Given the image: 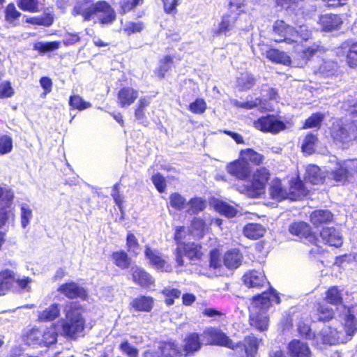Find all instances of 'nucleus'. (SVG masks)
Here are the masks:
<instances>
[{
    "instance_id": "3",
    "label": "nucleus",
    "mask_w": 357,
    "mask_h": 357,
    "mask_svg": "<svg viewBox=\"0 0 357 357\" xmlns=\"http://www.w3.org/2000/svg\"><path fill=\"white\" fill-rule=\"evenodd\" d=\"M269 193L271 198L277 201H282L285 199L297 200L307 195V190L304 186L303 183L298 178L290 181L289 191L282 186L280 179L275 178L270 184Z\"/></svg>"
},
{
    "instance_id": "46",
    "label": "nucleus",
    "mask_w": 357,
    "mask_h": 357,
    "mask_svg": "<svg viewBox=\"0 0 357 357\" xmlns=\"http://www.w3.org/2000/svg\"><path fill=\"white\" fill-rule=\"evenodd\" d=\"M255 77L250 73H247L245 75H242L238 78L237 86L241 91H247L252 89L255 86Z\"/></svg>"
},
{
    "instance_id": "63",
    "label": "nucleus",
    "mask_w": 357,
    "mask_h": 357,
    "mask_svg": "<svg viewBox=\"0 0 357 357\" xmlns=\"http://www.w3.org/2000/svg\"><path fill=\"white\" fill-rule=\"evenodd\" d=\"M13 149V139L8 135L0 136V155L10 153Z\"/></svg>"
},
{
    "instance_id": "58",
    "label": "nucleus",
    "mask_w": 357,
    "mask_h": 357,
    "mask_svg": "<svg viewBox=\"0 0 357 357\" xmlns=\"http://www.w3.org/2000/svg\"><path fill=\"white\" fill-rule=\"evenodd\" d=\"M150 104V101L146 98H141L138 100L135 108V116L140 120L145 118V109Z\"/></svg>"
},
{
    "instance_id": "49",
    "label": "nucleus",
    "mask_w": 357,
    "mask_h": 357,
    "mask_svg": "<svg viewBox=\"0 0 357 357\" xmlns=\"http://www.w3.org/2000/svg\"><path fill=\"white\" fill-rule=\"evenodd\" d=\"M112 259L116 266L122 269L128 268L130 264V259L124 251L114 252Z\"/></svg>"
},
{
    "instance_id": "16",
    "label": "nucleus",
    "mask_w": 357,
    "mask_h": 357,
    "mask_svg": "<svg viewBox=\"0 0 357 357\" xmlns=\"http://www.w3.org/2000/svg\"><path fill=\"white\" fill-rule=\"evenodd\" d=\"M227 171L236 178L245 180L250 176L251 167L246 158H238L227 166Z\"/></svg>"
},
{
    "instance_id": "21",
    "label": "nucleus",
    "mask_w": 357,
    "mask_h": 357,
    "mask_svg": "<svg viewBox=\"0 0 357 357\" xmlns=\"http://www.w3.org/2000/svg\"><path fill=\"white\" fill-rule=\"evenodd\" d=\"M290 357H311L312 352L308 344L298 340H293L288 344Z\"/></svg>"
},
{
    "instance_id": "50",
    "label": "nucleus",
    "mask_w": 357,
    "mask_h": 357,
    "mask_svg": "<svg viewBox=\"0 0 357 357\" xmlns=\"http://www.w3.org/2000/svg\"><path fill=\"white\" fill-rule=\"evenodd\" d=\"M326 301L334 305H340L342 302V297L337 287H332L326 292Z\"/></svg>"
},
{
    "instance_id": "31",
    "label": "nucleus",
    "mask_w": 357,
    "mask_h": 357,
    "mask_svg": "<svg viewBox=\"0 0 357 357\" xmlns=\"http://www.w3.org/2000/svg\"><path fill=\"white\" fill-rule=\"evenodd\" d=\"M15 282V275L13 271L6 269L0 273V295H3L10 289Z\"/></svg>"
},
{
    "instance_id": "14",
    "label": "nucleus",
    "mask_w": 357,
    "mask_h": 357,
    "mask_svg": "<svg viewBox=\"0 0 357 357\" xmlns=\"http://www.w3.org/2000/svg\"><path fill=\"white\" fill-rule=\"evenodd\" d=\"M97 1L82 0L75 5L72 10L73 16H82L84 22L90 21L96 15Z\"/></svg>"
},
{
    "instance_id": "61",
    "label": "nucleus",
    "mask_w": 357,
    "mask_h": 357,
    "mask_svg": "<svg viewBox=\"0 0 357 357\" xmlns=\"http://www.w3.org/2000/svg\"><path fill=\"white\" fill-rule=\"evenodd\" d=\"M162 3L164 12L167 15L175 16L177 13V6L179 5L181 0H160Z\"/></svg>"
},
{
    "instance_id": "30",
    "label": "nucleus",
    "mask_w": 357,
    "mask_h": 357,
    "mask_svg": "<svg viewBox=\"0 0 357 357\" xmlns=\"http://www.w3.org/2000/svg\"><path fill=\"white\" fill-rule=\"evenodd\" d=\"M157 351L162 357H180L181 356L177 344L172 341L160 342Z\"/></svg>"
},
{
    "instance_id": "64",
    "label": "nucleus",
    "mask_w": 357,
    "mask_h": 357,
    "mask_svg": "<svg viewBox=\"0 0 357 357\" xmlns=\"http://www.w3.org/2000/svg\"><path fill=\"white\" fill-rule=\"evenodd\" d=\"M119 349L128 357H138V349L130 344L128 341L122 342L119 345Z\"/></svg>"
},
{
    "instance_id": "10",
    "label": "nucleus",
    "mask_w": 357,
    "mask_h": 357,
    "mask_svg": "<svg viewBox=\"0 0 357 357\" xmlns=\"http://www.w3.org/2000/svg\"><path fill=\"white\" fill-rule=\"evenodd\" d=\"M341 329L338 330L337 328L325 326L322 328L321 331L314 336V343L317 345L319 344H337L343 343L346 340L344 333Z\"/></svg>"
},
{
    "instance_id": "1",
    "label": "nucleus",
    "mask_w": 357,
    "mask_h": 357,
    "mask_svg": "<svg viewBox=\"0 0 357 357\" xmlns=\"http://www.w3.org/2000/svg\"><path fill=\"white\" fill-rule=\"evenodd\" d=\"M280 303V299L278 294L273 289L269 291L254 296L250 307V325L257 330L263 331L268 328V317L266 311L272 303Z\"/></svg>"
},
{
    "instance_id": "52",
    "label": "nucleus",
    "mask_w": 357,
    "mask_h": 357,
    "mask_svg": "<svg viewBox=\"0 0 357 357\" xmlns=\"http://www.w3.org/2000/svg\"><path fill=\"white\" fill-rule=\"evenodd\" d=\"M207 109V105L204 98H196L188 106V109L194 114H202Z\"/></svg>"
},
{
    "instance_id": "2",
    "label": "nucleus",
    "mask_w": 357,
    "mask_h": 357,
    "mask_svg": "<svg viewBox=\"0 0 357 357\" xmlns=\"http://www.w3.org/2000/svg\"><path fill=\"white\" fill-rule=\"evenodd\" d=\"M211 344L227 347L234 350H241L243 355L239 357H255L257 351L258 344L260 340L252 335L245 337L243 342L237 343L233 341L218 328H210L206 332Z\"/></svg>"
},
{
    "instance_id": "45",
    "label": "nucleus",
    "mask_w": 357,
    "mask_h": 357,
    "mask_svg": "<svg viewBox=\"0 0 357 357\" xmlns=\"http://www.w3.org/2000/svg\"><path fill=\"white\" fill-rule=\"evenodd\" d=\"M344 335L352 336L357 331V321L353 314L348 310L344 317Z\"/></svg>"
},
{
    "instance_id": "37",
    "label": "nucleus",
    "mask_w": 357,
    "mask_h": 357,
    "mask_svg": "<svg viewBox=\"0 0 357 357\" xmlns=\"http://www.w3.org/2000/svg\"><path fill=\"white\" fill-rule=\"evenodd\" d=\"M318 142L319 139L317 135H314L312 132H308L305 136L302 143V151L307 155H312L314 153Z\"/></svg>"
},
{
    "instance_id": "28",
    "label": "nucleus",
    "mask_w": 357,
    "mask_h": 357,
    "mask_svg": "<svg viewBox=\"0 0 357 357\" xmlns=\"http://www.w3.org/2000/svg\"><path fill=\"white\" fill-rule=\"evenodd\" d=\"M266 57L274 63L289 66L291 64V58L284 52L276 48H271L266 51Z\"/></svg>"
},
{
    "instance_id": "54",
    "label": "nucleus",
    "mask_w": 357,
    "mask_h": 357,
    "mask_svg": "<svg viewBox=\"0 0 357 357\" xmlns=\"http://www.w3.org/2000/svg\"><path fill=\"white\" fill-rule=\"evenodd\" d=\"M18 8L22 10L29 13H37L39 11L38 0H17Z\"/></svg>"
},
{
    "instance_id": "4",
    "label": "nucleus",
    "mask_w": 357,
    "mask_h": 357,
    "mask_svg": "<svg viewBox=\"0 0 357 357\" xmlns=\"http://www.w3.org/2000/svg\"><path fill=\"white\" fill-rule=\"evenodd\" d=\"M84 320L78 310H67L66 318L61 321L62 335L67 338L75 340L84 331Z\"/></svg>"
},
{
    "instance_id": "32",
    "label": "nucleus",
    "mask_w": 357,
    "mask_h": 357,
    "mask_svg": "<svg viewBox=\"0 0 357 357\" xmlns=\"http://www.w3.org/2000/svg\"><path fill=\"white\" fill-rule=\"evenodd\" d=\"M133 280L142 287H149L153 283L152 277L144 269L139 267H132Z\"/></svg>"
},
{
    "instance_id": "35",
    "label": "nucleus",
    "mask_w": 357,
    "mask_h": 357,
    "mask_svg": "<svg viewBox=\"0 0 357 357\" xmlns=\"http://www.w3.org/2000/svg\"><path fill=\"white\" fill-rule=\"evenodd\" d=\"M325 118V115L321 112L312 113L307 117L302 124L301 129H316L319 130L321 127L322 122Z\"/></svg>"
},
{
    "instance_id": "60",
    "label": "nucleus",
    "mask_w": 357,
    "mask_h": 357,
    "mask_svg": "<svg viewBox=\"0 0 357 357\" xmlns=\"http://www.w3.org/2000/svg\"><path fill=\"white\" fill-rule=\"evenodd\" d=\"M60 41H50L45 43H38L35 45V50L42 52H47L56 50L60 47Z\"/></svg>"
},
{
    "instance_id": "7",
    "label": "nucleus",
    "mask_w": 357,
    "mask_h": 357,
    "mask_svg": "<svg viewBox=\"0 0 357 357\" xmlns=\"http://www.w3.org/2000/svg\"><path fill=\"white\" fill-rule=\"evenodd\" d=\"M57 337L58 333L54 326L47 328L43 332L38 329H33L27 335L26 342L32 346L39 345L47 347L56 344Z\"/></svg>"
},
{
    "instance_id": "11",
    "label": "nucleus",
    "mask_w": 357,
    "mask_h": 357,
    "mask_svg": "<svg viewBox=\"0 0 357 357\" xmlns=\"http://www.w3.org/2000/svg\"><path fill=\"white\" fill-rule=\"evenodd\" d=\"M273 33L278 36V39L274 40L276 43H286L289 45L296 46L298 45L297 40L294 37V28L287 24L282 20H277L273 26Z\"/></svg>"
},
{
    "instance_id": "47",
    "label": "nucleus",
    "mask_w": 357,
    "mask_h": 357,
    "mask_svg": "<svg viewBox=\"0 0 357 357\" xmlns=\"http://www.w3.org/2000/svg\"><path fill=\"white\" fill-rule=\"evenodd\" d=\"M144 0H121L119 2V13L123 15L132 10L137 6H142Z\"/></svg>"
},
{
    "instance_id": "17",
    "label": "nucleus",
    "mask_w": 357,
    "mask_h": 357,
    "mask_svg": "<svg viewBox=\"0 0 357 357\" xmlns=\"http://www.w3.org/2000/svg\"><path fill=\"white\" fill-rule=\"evenodd\" d=\"M289 232L300 238H305L312 244L317 243V238L311 232L309 225L304 222H296L292 223L289 228Z\"/></svg>"
},
{
    "instance_id": "59",
    "label": "nucleus",
    "mask_w": 357,
    "mask_h": 357,
    "mask_svg": "<svg viewBox=\"0 0 357 357\" xmlns=\"http://www.w3.org/2000/svg\"><path fill=\"white\" fill-rule=\"evenodd\" d=\"M21 225L23 228H26L30 220L32 219L33 213L32 210L31 208L26 204H22L21 205Z\"/></svg>"
},
{
    "instance_id": "9",
    "label": "nucleus",
    "mask_w": 357,
    "mask_h": 357,
    "mask_svg": "<svg viewBox=\"0 0 357 357\" xmlns=\"http://www.w3.org/2000/svg\"><path fill=\"white\" fill-rule=\"evenodd\" d=\"M254 127L264 133L278 134L287 128L286 123L275 114L261 116L253 122Z\"/></svg>"
},
{
    "instance_id": "57",
    "label": "nucleus",
    "mask_w": 357,
    "mask_h": 357,
    "mask_svg": "<svg viewBox=\"0 0 357 357\" xmlns=\"http://www.w3.org/2000/svg\"><path fill=\"white\" fill-rule=\"evenodd\" d=\"M205 229H206V224H205V222L202 219L195 218L192 221L191 232L195 236H196L197 238L202 237Z\"/></svg>"
},
{
    "instance_id": "29",
    "label": "nucleus",
    "mask_w": 357,
    "mask_h": 357,
    "mask_svg": "<svg viewBox=\"0 0 357 357\" xmlns=\"http://www.w3.org/2000/svg\"><path fill=\"white\" fill-rule=\"evenodd\" d=\"M202 343L197 333H191L184 340L183 352L185 356L192 355L201 349Z\"/></svg>"
},
{
    "instance_id": "55",
    "label": "nucleus",
    "mask_w": 357,
    "mask_h": 357,
    "mask_svg": "<svg viewBox=\"0 0 357 357\" xmlns=\"http://www.w3.org/2000/svg\"><path fill=\"white\" fill-rule=\"evenodd\" d=\"M312 37V29L306 24L300 25L298 29H294V37L296 40L300 38L301 40L307 41Z\"/></svg>"
},
{
    "instance_id": "51",
    "label": "nucleus",
    "mask_w": 357,
    "mask_h": 357,
    "mask_svg": "<svg viewBox=\"0 0 357 357\" xmlns=\"http://www.w3.org/2000/svg\"><path fill=\"white\" fill-rule=\"evenodd\" d=\"M189 206V208L187 210V213L190 214H196L202 211L206 206V201L201 198H193L191 199L187 204Z\"/></svg>"
},
{
    "instance_id": "19",
    "label": "nucleus",
    "mask_w": 357,
    "mask_h": 357,
    "mask_svg": "<svg viewBox=\"0 0 357 357\" xmlns=\"http://www.w3.org/2000/svg\"><path fill=\"white\" fill-rule=\"evenodd\" d=\"M117 103L123 108L132 105L138 98V91L131 86L121 88L117 94Z\"/></svg>"
},
{
    "instance_id": "36",
    "label": "nucleus",
    "mask_w": 357,
    "mask_h": 357,
    "mask_svg": "<svg viewBox=\"0 0 357 357\" xmlns=\"http://www.w3.org/2000/svg\"><path fill=\"white\" fill-rule=\"evenodd\" d=\"M153 299L149 296L135 298L130 303V305L137 311L150 312L153 308Z\"/></svg>"
},
{
    "instance_id": "20",
    "label": "nucleus",
    "mask_w": 357,
    "mask_h": 357,
    "mask_svg": "<svg viewBox=\"0 0 357 357\" xmlns=\"http://www.w3.org/2000/svg\"><path fill=\"white\" fill-rule=\"evenodd\" d=\"M242 279L249 288H258L269 284L264 273L259 271H250L243 275Z\"/></svg>"
},
{
    "instance_id": "42",
    "label": "nucleus",
    "mask_w": 357,
    "mask_h": 357,
    "mask_svg": "<svg viewBox=\"0 0 357 357\" xmlns=\"http://www.w3.org/2000/svg\"><path fill=\"white\" fill-rule=\"evenodd\" d=\"M26 22L30 24L50 26L54 22V17L51 13H45L40 16H34L26 20Z\"/></svg>"
},
{
    "instance_id": "6",
    "label": "nucleus",
    "mask_w": 357,
    "mask_h": 357,
    "mask_svg": "<svg viewBox=\"0 0 357 357\" xmlns=\"http://www.w3.org/2000/svg\"><path fill=\"white\" fill-rule=\"evenodd\" d=\"M329 135L338 149H347L352 144V139L346 124L342 119H336L329 128Z\"/></svg>"
},
{
    "instance_id": "40",
    "label": "nucleus",
    "mask_w": 357,
    "mask_h": 357,
    "mask_svg": "<svg viewBox=\"0 0 357 357\" xmlns=\"http://www.w3.org/2000/svg\"><path fill=\"white\" fill-rule=\"evenodd\" d=\"M60 310L58 304H52L48 308L38 313V319L41 321H50L59 317Z\"/></svg>"
},
{
    "instance_id": "23",
    "label": "nucleus",
    "mask_w": 357,
    "mask_h": 357,
    "mask_svg": "<svg viewBox=\"0 0 357 357\" xmlns=\"http://www.w3.org/2000/svg\"><path fill=\"white\" fill-rule=\"evenodd\" d=\"M145 255L149 260L150 263L157 269L161 271H168L170 268L166 261L162 258V255L156 250H152L149 247H146Z\"/></svg>"
},
{
    "instance_id": "8",
    "label": "nucleus",
    "mask_w": 357,
    "mask_h": 357,
    "mask_svg": "<svg viewBox=\"0 0 357 357\" xmlns=\"http://www.w3.org/2000/svg\"><path fill=\"white\" fill-rule=\"evenodd\" d=\"M335 56L344 60L351 68H357V40L349 38L342 41L335 50Z\"/></svg>"
},
{
    "instance_id": "18",
    "label": "nucleus",
    "mask_w": 357,
    "mask_h": 357,
    "mask_svg": "<svg viewBox=\"0 0 357 357\" xmlns=\"http://www.w3.org/2000/svg\"><path fill=\"white\" fill-rule=\"evenodd\" d=\"M58 291L70 299H84L87 296L86 290L74 282L61 284L58 288Z\"/></svg>"
},
{
    "instance_id": "22",
    "label": "nucleus",
    "mask_w": 357,
    "mask_h": 357,
    "mask_svg": "<svg viewBox=\"0 0 357 357\" xmlns=\"http://www.w3.org/2000/svg\"><path fill=\"white\" fill-rule=\"evenodd\" d=\"M320 236L325 244L338 248L342 244V238L340 232L334 227H324Z\"/></svg>"
},
{
    "instance_id": "56",
    "label": "nucleus",
    "mask_w": 357,
    "mask_h": 357,
    "mask_svg": "<svg viewBox=\"0 0 357 357\" xmlns=\"http://www.w3.org/2000/svg\"><path fill=\"white\" fill-rule=\"evenodd\" d=\"M187 204L186 199L178 192H174L169 196V204L176 210H183Z\"/></svg>"
},
{
    "instance_id": "38",
    "label": "nucleus",
    "mask_w": 357,
    "mask_h": 357,
    "mask_svg": "<svg viewBox=\"0 0 357 357\" xmlns=\"http://www.w3.org/2000/svg\"><path fill=\"white\" fill-rule=\"evenodd\" d=\"M264 232V227L257 223H249L243 228V234L250 239H258L263 236Z\"/></svg>"
},
{
    "instance_id": "62",
    "label": "nucleus",
    "mask_w": 357,
    "mask_h": 357,
    "mask_svg": "<svg viewBox=\"0 0 357 357\" xmlns=\"http://www.w3.org/2000/svg\"><path fill=\"white\" fill-rule=\"evenodd\" d=\"M299 0H273L275 8L280 10H289L298 6Z\"/></svg>"
},
{
    "instance_id": "39",
    "label": "nucleus",
    "mask_w": 357,
    "mask_h": 357,
    "mask_svg": "<svg viewBox=\"0 0 357 357\" xmlns=\"http://www.w3.org/2000/svg\"><path fill=\"white\" fill-rule=\"evenodd\" d=\"M68 105L71 109L83 111L91 107V102L84 100L79 95H70L68 98Z\"/></svg>"
},
{
    "instance_id": "48",
    "label": "nucleus",
    "mask_w": 357,
    "mask_h": 357,
    "mask_svg": "<svg viewBox=\"0 0 357 357\" xmlns=\"http://www.w3.org/2000/svg\"><path fill=\"white\" fill-rule=\"evenodd\" d=\"M185 255L191 260L198 259L202 255V247L195 243H190L184 246Z\"/></svg>"
},
{
    "instance_id": "44",
    "label": "nucleus",
    "mask_w": 357,
    "mask_h": 357,
    "mask_svg": "<svg viewBox=\"0 0 357 357\" xmlns=\"http://www.w3.org/2000/svg\"><path fill=\"white\" fill-rule=\"evenodd\" d=\"M13 199L14 193L10 188L0 186V210L9 208Z\"/></svg>"
},
{
    "instance_id": "43",
    "label": "nucleus",
    "mask_w": 357,
    "mask_h": 357,
    "mask_svg": "<svg viewBox=\"0 0 357 357\" xmlns=\"http://www.w3.org/2000/svg\"><path fill=\"white\" fill-rule=\"evenodd\" d=\"M215 208L220 214L227 218H233L238 213V210L235 206L222 200H218L215 202Z\"/></svg>"
},
{
    "instance_id": "24",
    "label": "nucleus",
    "mask_w": 357,
    "mask_h": 357,
    "mask_svg": "<svg viewBox=\"0 0 357 357\" xmlns=\"http://www.w3.org/2000/svg\"><path fill=\"white\" fill-rule=\"evenodd\" d=\"M340 66L337 61L327 60L320 64L315 73L321 77H330L337 75Z\"/></svg>"
},
{
    "instance_id": "15",
    "label": "nucleus",
    "mask_w": 357,
    "mask_h": 357,
    "mask_svg": "<svg viewBox=\"0 0 357 357\" xmlns=\"http://www.w3.org/2000/svg\"><path fill=\"white\" fill-rule=\"evenodd\" d=\"M98 15V22L102 24H112L116 20L114 8L105 0L97 1L96 15Z\"/></svg>"
},
{
    "instance_id": "53",
    "label": "nucleus",
    "mask_w": 357,
    "mask_h": 357,
    "mask_svg": "<svg viewBox=\"0 0 357 357\" xmlns=\"http://www.w3.org/2000/svg\"><path fill=\"white\" fill-rule=\"evenodd\" d=\"M144 28L145 25L143 22H128L123 29V31L127 36H130L132 34L141 33Z\"/></svg>"
},
{
    "instance_id": "13",
    "label": "nucleus",
    "mask_w": 357,
    "mask_h": 357,
    "mask_svg": "<svg viewBox=\"0 0 357 357\" xmlns=\"http://www.w3.org/2000/svg\"><path fill=\"white\" fill-rule=\"evenodd\" d=\"M244 13L243 8H229V13L222 16L218 29L215 31V34L220 36L221 34H225L230 31L237 22L239 16Z\"/></svg>"
},
{
    "instance_id": "27",
    "label": "nucleus",
    "mask_w": 357,
    "mask_h": 357,
    "mask_svg": "<svg viewBox=\"0 0 357 357\" xmlns=\"http://www.w3.org/2000/svg\"><path fill=\"white\" fill-rule=\"evenodd\" d=\"M243 256L238 250L233 249L228 250L224 255L223 262L229 269H236L242 263Z\"/></svg>"
},
{
    "instance_id": "34",
    "label": "nucleus",
    "mask_w": 357,
    "mask_h": 357,
    "mask_svg": "<svg viewBox=\"0 0 357 357\" xmlns=\"http://www.w3.org/2000/svg\"><path fill=\"white\" fill-rule=\"evenodd\" d=\"M333 215L329 210H317L310 215V221L316 227L333 220Z\"/></svg>"
},
{
    "instance_id": "25",
    "label": "nucleus",
    "mask_w": 357,
    "mask_h": 357,
    "mask_svg": "<svg viewBox=\"0 0 357 357\" xmlns=\"http://www.w3.org/2000/svg\"><path fill=\"white\" fill-rule=\"evenodd\" d=\"M323 47L318 44H312V45L305 48L299 54L298 56V66L303 67L308 61H311L314 56L317 53L321 52Z\"/></svg>"
},
{
    "instance_id": "26",
    "label": "nucleus",
    "mask_w": 357,
    "mask_h": 357,
    "mask_svg": "<svg viewBox=\"0 0 357 357\" xmlns=\"http://www.w3.org/2000/svg\"><path fill=\"white\" fill-rule=\"evenodd\" d=\"M324 174L317 165H310L306 167L305 181L313 185L321 184L325 178Z\"/></svg>"
},
{
    "instance_id": "12",
    "label": "nucleus",
    "mask_w": 357,
    "mask_h": 357,
    "mask_svg": "<svg viewBox=\"0 0 357 357\" xmlns=\"http://www.w3.org/2000/svg\"><path fill=\"white\" fill-rule=\"evenodd\" d=\"M317 23L323 32L331 33L339 31L342 24L343 19L340 14L326 13L319 15Z\"/></svg>"
},
{
    "instance_id": "41",
    "label": "nucleus",
    "mask_w": 357,
    "mask_h": 357,
    "mask_svg": "<svg viewBox=\"0 0 357 357\" xmlns=\"http://www.w3.org/2000/svg\"><path fill=\"white\" fill-rule=\"evenodd\" d=\"M174 63V57L172 55H165L159 61V66L157 68V75L162 79L166 73L172 69Z\"/></svg>"
},
{
    "instance_id": "5",
    "label": "nucleus",
    "mask_w": 357,
    "mask_h": 357,
    "mask_svg": "<svg viewBox=\"0 0 357 357\" xmlns=\"http://www.w3.org/2000/svg\"><path fill=\"white\" fill-rule=\"evenodd\" d=\"M269 177V172L265 167L257 169L243 186V192L252 198L260 197L265 193Z\"/></svg>"
},
{
    "instance_id": "33",
    "label": "nucleus",
    "mask_w": 357,
    "mask_h": 357,
    "mask_svg": "<svg viewBox=\"0 0 357 357\" xmlns=\"http://www.w3.org/2000/svg\"><path fill=\"white\" fill-rule=\"evenodd\" d=\"M22 13L19 11L13 2H10L4 8V19L8 24L16 26L19 24Z\"/></svg>"
}]
</instances>
